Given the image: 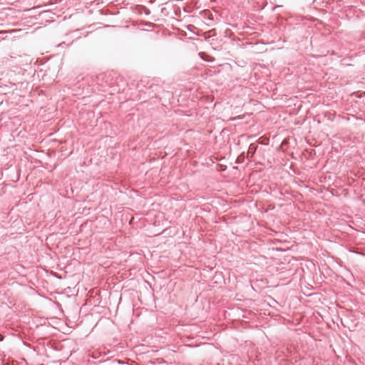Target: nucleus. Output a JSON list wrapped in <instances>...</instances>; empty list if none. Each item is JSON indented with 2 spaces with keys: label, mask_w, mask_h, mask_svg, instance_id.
I'll use <instances>...</instances> for the list:
<instances>
[{
  "label": "nucleus",
  "mask_w": 365,
  "mask_h": 365,
  "mask_svg": "<svg viewBox=\"0 0 365 365\" xmlns=\"http://www.w3.org/2000/svg\"><path fill=\"white\" fill-rule=\"evenodd\" d=\"M217 169L219 170H225L226 166H224L222 165L217 164Z\"/></svg>",
  "instance_id": "1"
},
{
  "label": "nucleus",
  "mask_w": 365,
  "mask_h": 365,
  "mask_svg": "<svg viewBox=\"0 0 365 365\" xmlns=\"http://www.w3.org/2000/svg\"><path fill=\"white\" fill-rule=\"evenodd\" d=\"M4 339V336L0 334V341H2Z\"/></svg>",
  "instance_id": "2"
}]
</instances>
